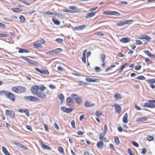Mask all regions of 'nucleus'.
<instances>
[{
	"mask_svg": "<svg viewBox=\"0 0 155 155\" xmlns=\"http://www.w3.org/2000/svg\"><path fill=\"white\" fill-rule=\"evenodd\" d=\"M8 91H5L4 90L2 91H0V94L1 95H3V94H5V95L7 94L8 93Z\"/></svg>",
	"mask_w": 155,
	"mask_h": 155,
	"instance_id": "de8ad7c7",
	"label": "nucleus"
},
{
	"mask_svg": "<svg viewBox=\"0 0 155 155\" xmlns=\"http://www.w3.org/2000/svg\"><path fill=\"white\" fill-rule=\"evenodd\" d=\"M36 95H37L38 97L42 99L45 98L46 96V95L45 93L41 91H39L38 93H37Z\"/></svg>",
	"mask_w": 155,
	"mask_h": 155,
	"instance_id": "1a4fd4ad",
	"label": "nucleus"
},
{
	"mask_svg": "<svg viewBox=\"0 0 155 155\" xmlns=\"http://www.w3.org/2000/svg\"><path fill=\"white\" fill-rule=\"evenodd\" d=\"M114 98L116 100H118L121 98V94L119 93H116L114 95Z\"/></svg>",
	"mask_w": 155,
	"mask_h": 155,
	"instance_id": "cd10ccee",
	"label": "nucleus"
},
{
	"mask_svg": "<svg viewBox=\"0 0 155 155\" xmlns=\"http://www.w3.org/2000/svg\"><path fill=\"white\" fill-rule=\"evenodd\" d=\"M132 144L135 147H139L138 144L135 141L132 142Z\"/></svg>",
	"mask_w": 155,
	"mask_h": 155,
	"instance_id": "680f3d73",
	"label": "nucleus"
},
{
	"mask_svg": "<svg viewBox=\"0 0 155 155\" xmlns=\"http://www.w3.org/2000/svg\"><path fill=\"white\" fill-rule=\"evenodd\" d=\"M110 147L112 148V149L114 150L115 151V149L112 143H110Z\"/></svg>",
	"mask_w": 155,
	"mask_h": 155,
	"instance_id": "69168bd1",
	"label": "nucleus"
},
{
	"mask_svg": "<svg viewBox=\"0 0 155 155\" xmlns=\"http://www.w3.org/2000/svg\"><path fill=\"white\" fill-rule=\"evenodd\" d=\"M130 40V38H123L120 39V41L124 43L129 42Z\"/></svg>",
	"mask_w": 155,
	"mask_h": 155,
	"instance_id": "2eb2a0df",
	"label": "nucleus"
},
{
	"mask_svg": "<svg viewBox=\"0 0 155 155\" xmlns=\"http://www.w3.org/2000/svg\"><path fill=\"white\" fill-rule=\"evenodd\" d=\"M104 14H106L110 15H115L118 16L120 14L116 11H110L107 10L103 12Z\"/></svg>",
	"mask_w": 155,
	"mask_h": 155,
	"instance_id": "0eeeda50",
	"label": "nucleus"
},
{
	"mask_svg": "<svg viewBox=\"0 0 155 155\" xmlns=\"http://www.w3.org/2000/svg\"><path fill=\"white\" fill-rule=\"evenodd\" d=\"M26 127L27 128V129H28V130H29L30 131H32L31 127V126H30L26 125Z\"/></svg>",
	"mask_w": 155,
	"mask_h": 155,
	"instance_id": "338daca9",
	"label": "nucleus"
},
{
	"mask_svg": "<svg viewBox=\"0 0 155 155\" xmlns=\"http://www.w3.org/2000/svg\"><path fill=\"white\" fill-rule=\"evenodd\" d=\"M84 106L87 107H90L94 105V104H91L90 102L86 101L84 103Z\"/></svg>",
	"mask_w": 155,
	"mask_h": 155,
	"instance_id": "b1692460",
	"label": "nucleus"
},
{
	"mask_svg": "<svg viewBox=\"0 0 155 155\" xmlns=\"http://www.w3.org/2000/svg\"><path fill=\"white\" fill-rule=\"evenodd\" d=\"M55 41L61 44L63 42V39L60 38H58L55 40Z\"/></svg>",
	"mask_w": 155,
	"mask_h": 155,
	"instance_id": "58836bf2",
	"label": "nucleus"
},
{
	"mask_svg": "<svg viewBox=\"0 0 155 155\" xmlns=\"http://www.w3.org/2000/svg\"><path fill=\"white\" fill-rule=\"evenodd\" d=\"M55 53L54 50H53L51 51H49L46 53V54H51V55H54L55 54Z\"/></svg>",
	"mask_w": 155,
	"mask_h": 155,
	"instance_id": "a19ab883",
	"label": "nucleus"
},
{
	"mask_svg": "<svg viewBox=\"0 0 155 155\" xmlns=\"http://www.w3.org/2000/svg\"><path fill=\"white\" fill-rule=\"evenodd\" d=\"M86 27V25H83L76 27L74 28L77 30H79L84 29Z\"/></svg>",
	"mask_w": 155,
	"mask_h": 155,
	"instance_id": "5701e85b",
	"label": "nucleus"
},
{
	"mask_svg": "<svg viewBox=\"0 0 155 155\" xmlns=\"http://www.w3.org/2000/svg\"><path fill=\"white\" fill-rule=\"evenodd\" d=\"M52 20L54 24L57 25H59L60 24V22L58 20L53 19Z\"/></svg>",
	"mask_w": 155,
	"mask_h": 155,
	"instance_id": "473e14b6",
	"label": "nucleus"
},
{
	"mask_svg": "<svg viewBox=\"0 0 155 155\" xmlns=\"http://www.w3.org/2000/svg\"><path fill=\"white\" fill-rule=\"evenodd\" d=\"M102 115V113L101 112L99 111H97L96 113V116L99 117Z\"/></svg>",
	"mask_w": 155,
	"mask_h": 155,
	"instance_id": "49530a36",
	"label": "nucleus"
},
{
	"mask_svg": "<svg viewBox=\"0 0 155 155\" xmlns=\"http://www.w3.org/2000/svg\"><path fill=\"white\" fill-rule=\"evenodd\" d=\"M97 146L99 148H104V142L103 141L98 142Z\"/></svg>",
	"mask_w": 155,
	"mask_h": 155,
	"instance_id": "412c9836",
	"label": "nucleus"
},
{
	"mask_svg": "<svg viewBox=\"0 0 155 155\" xmlns=\"http://www.w3.org/2000/svg\"><path fill=\"white\" fill-rule=\"evenodd\" d=\"M147 139L149 141H152L154 140V138L153 136H149L147 137Z\"/></svg>",
	"mask_w": 155,
	"mask_h": 155,
	"instance_id": "8fccbe9b",
	"label": "nucleus"
},
{
	"mask_svg": "<svg viewBox=\"0 0 155 155\" xmlns=\"http://www.w3.org/2000/svg\"><path fill=\"white\" fill-rule=\"evenodd\" d=\"M145 61L148 64L151 63L152 62V61L150 60L148 58H146Z\"/></svg>",
	"mask_w": 155,
	"mask_h": 155,
	"instance_id": "603ef678",
	"label": "nucleus"
},
{
	"mask_svg": "<svg viewBox=\"0 0 155 155\" xmlns=\"http://www.w3.org/2000/svg\"><path fill=\"white\" fill-rule=\"evenodd\" d=\"M39 86V89H40L41 91H43L46 89V87L45 86Z\"/></svg>",
	"mask_w": 155,
	"mask_h": 155,
	"instance_id": "5fc2aeb1",
	"label": "nucleus"
},
{
	"mask_svg": "<svg viewBox=\"0 0 155 155\" xmlns=\"http://www.w3.org/2000/svg\"><path fill=\"white\" fill-rule=\"evenodd\" d=\"M18 52L19 53H26L30 52V51H28L25 50L24 49L20 48H19Z\"/></svg>",
	"mask_w": 155,
	"mask_h": 155,
	"instance_id": "a878e982",
	"label": "nucleus"
},
{
	"mask_svg": "<svg viewBox=\"0 0 155 155\" xmlns=\"http://www.w3.org/2000/svg\"><path fill=\"white\" fill-rule=\"evenodd\" d=\"M82 60L83 62L84 63H85L86 62V56H83Z\"/></svg>",
	"mask_w": 155,
	"mask_h": 155,
	"instance_id": "e2e57ef3",
	"label": "nucleus"
},
{
	"mask_svg": "<svg viewBox=\"0 0 155 155\" xmlns=\"http://www.w3.org/2000/svg\"><path fill=\"white\" fill-rule=\"evenodd\" d=\"M40 73L43 74H46L48 75L49 74V72L47 69L42 70H41Z\"/></svg>",
	"mask_w": 155,
	"mask_h": 155,
	"instance_id": "c85d7f7f",
	"label": "nucleus"
},
{
	"mask_svg": "<svg viewBox=\"0 0 155 155\" xmlns=\"http://www.w3.org/2000/svg\"><path fill=\"white\" fill-rule=\"evenodd\" d=\"M147 118L146 117H140L136 120V121L138 122H141L146 121Z\"/></svg>",
	"mask_w": 155,
	"mask_h": 155,
	"instance_id": "a211bd4d",
	"label": "nucleus"
},
{
	"mask_svg": "<svg viewBox=\"0 0 155 155\" xmlns=\"http://www.w3.org/2000/svg\"><path fill=\"white\" fill-rule=\"evenodd\" d=\"M71 123L73 128H76V126L75 125L74 121V120L71 121Z\"/></svg>",
	"mask_w": 155,
	"mask_h": 155,
	"instance_id": "864d4df0",
	"label": "nucleus"
},
{
	"mask_svg": "<svg viewBox=\"0 0 155 155\" xmlns=\"http://www.w3.org/2000/svg\"><path fill=\"white\" fill-rule=\"evenodd\" d=\"M106 134H105L104 133L103 134H100L99 135V138L101 140H102V139H103L102 141L103 140L105 141L106 140V138L104 137V135H105Z\"/></svg>",
	"mask_w": 155,
	"mask_h": 155,
	"instance_id": "7c9ffc66",
	"label": "nucleus"
},
{
	"mask_svg": "<svg viewBox=\"0 0 155 155\" xmlns=\"http://www.w3.org/2000/svg\"><path fill=\"white\" fill-rule=\"evenodd\" d=\"M39 89V87L37 85H34L32 86L31 89V91L34 95H36L38 93V90Z\"/></svg>",
	"mask_w": 155,
	"mask_h": 155,
	"instance_id": "39448f33",
	"label": "nucleus"
},
{
	"mask_svg": "<svg viewBox=\"0 0 155 155\" xmlns=\"http://www.w3.org/2000/svg\"><path fill=\"white\" fill-rule=\"evenodd\" d=\"M128 152L130 155H135L134 153H132L130 149V148H128L127 149Z\"/></svg>",
	"mask_w": 155,
	"mask_h": 155,
	"instance_id": "052dcab7",
	"label": "nucleus"
},
{
	"mask_svg": "<svg viewBox=\"0 0 155 155\" xmlns=\"http://www.w3.org/2000/svg\"><path fill=\"white\" fill-rule=\"evenodd\" d=\"M2 148L3 152L5 155H11L5 147H2Z\"/></svg>",
	"mask_w": 155,
	"mask_h": 155,
	"instance_id": "bb28decb",
	"label": "nucleus"
},
{
	"mask_svg": "<svg viewBox=\"0 0 155 155\" xmlns=\"http://www.w3.org/2000/svg\"><path fill=\"white\" fill-rule=\"evenodd\" d=\"M21 58L26 61L32 64L35 65L37 63L35 61L28 59L25 56H22L21 57Z\"/></svg>",
	"mask_w": 155,
	"mask_h": 155,
	"instance_id": "9d476101",
	"label": "nucleus"
},
{
	"mask_svg": "<svg viewBox=\"0 0 155 155\" xmlns=\"http://www.w3.org/2000/svg\"><path fill=\"white\" fill-rule=\"evenodd\" d=\"M136 79L139 80H144L145 79V78L144 76L141 75L137 77Z\"/></svg>",
	"mask_w": 155,
	"mask_h": 155,
	"instance_id": "79ce46f5",
	"label": "nucleus"
},
{
	"mask_svg": "<svg viewBox=\"0 0 155 155\" xmlns=\"http://www.w3.org/2000/svg\"><path fill=\"white\" fill-rule=\"evenodd\" d=\"M128 117V114L127 113H126L124 115V117L123 118V121L125 123H127L128 122V121L127 120Z\"/></svg>",
	"mask_w": 155,
	"mask_h": 155,
	"instance_id": "4be33fe9",
	"label": "nucleus"
},
{
	"mask_svg": "<svg viewBox=\"0 0 155 155\" xmlns=\"http://www.w3.org/2000/svg\"><path fill=\"white\" fill-rule=\"evenodd\" d=\"M114 141L117 145H118L119 144V140L117 137H115L114 138Z\"/></svg>",
	"mask_w": 155,
	"mask_h": 155,
	"instance_id": "e433bc0d",
	"label": "nucleus"
},
{
	"mask_svg": "<svg viewBox=\"0 0 155 155\" xmlns=\"http://www.w3.org/2000/svg\"><path fill=\"white\" fill-rule=\"evenodd\" d=\"M71 96L75 101L77 104H80L82 102L81 98L77 94H71Z\"/></svg>",
	"mask_w": 155,
	"mask_h": 155,
	"instance_id": "f03ea898",
	"label": "nucleus"
},
{
	"mask_svg": "<svg viewBox=\"0 0 155 155\" xmlns=\"http://www.w3.org/2000/svg\"><path fill=\"white\" fill-rule=\"evenodd\" d=\"M136 41L137 44L138 45H141L142 43V42L140 40H136Z\"/></svg>",
	"mask_w": 155,
	"mask_h": 155,
	"instance_id": "774afa93",
	"label": "nucleus"
},
{
	"mask_svg": "<svg viewBox=\"0 0 155 155\" xmlns=\"http://www.w3.org/2000/svg\"><path fill=\"white\" fill-rule=\"evenodd\" d=\"M58 150L59 151V152L61 154H64V150L62 147H58Z\"/></svg>",
	"mask_w": 155,
	"mask_h": 155,
	"instance_id": "f704fd0d",
	"label": "nucleus"
},
{
	"mask_svg": "<svg viewBox=\"0 0 155 155\" xmlns=\"http://www.w3.org/2000/svg\"><path fill=\"white\" fill-rule=\"evenodd\" d=\"M58 96L61 102L62 103L64 101V96L62 94H60L58 95Z\"/></svg>",
	"mask_w": 155,
	"mask_h": 155,
	"instance_id": "393cba45",
	"label": "nucleus"
},
{
	"mask_svg": "<svg viewBox=\"0 0 155 155\" xmlns=\"http://www.w3.org/2000/svg\"><path fill=\"white\" fill-rule=\"evenodd\" d=\"M114 106L115 107V110L116 113H120L121 111L120 107L117 104H115L114 105Z\"/></svg>",
	"mask_w": 155,
	"mask_h": 155,
	"instance_id": "4468645a",
	"label": "nucleus"
},
{
	"mask_svg": "<svg viewBox=\"0 0 155 155\" xmlns=\"http://www.w3.org/2000/svg\"><path fill=\"white\" fill-rule=\"evenodd\" d=\"M15 144L17 146L21 148L22 149H24L25 150H27L28 148L26 147L24 145H22L18 142H15Z\"/></svg>",
	"mask_w": 155,
	"mask_h": 155,
	"instance_id": "aec40b11",
	"label": "nucleus"
},
{
	"mask_svg": "<svg viewBox=\"0 0 155 155\" xmlns=\"http://www.w3.org/2000/svg\"><path fill=\"white\" fill-rule=\"evenodd\" d=\"M96 15V12H90L86 15V18H89L93 17Z\"/></svg>",
	"mask_w": 155,
	"mask_h": 155,
	"instance_id": "6ab92c4d",
	"label": "nucleus"
},
{
	"mask_svg": "<svg viewBox=\"0 0 155 155\" xmlns=\"http://www.w3.org/2000/svg\"><path fill=\"white\" fill-rule=\"evenodd\" d=\"M86 81L88 82H98L99 80L97 79H93L92 78L87 77L86 79Z\"/></svg>",
	"mask_w": 155,
	"mask_h": 155,
	"instance_id": "dca6fc26",
	"label": "nucleus"
},
{
	"mask_svg": "<svg viewBox=\"0 0 155 155\" xmlns=\"http://www.w3.org/2000/svg\"><path fill=\"white\" fill-rule=\"evenodd\" d=\"M24 111L25 112H24V113H25V114L28 117H29L30 114L28 110L25 109L24 110Z\"/></svg>",
	"mask_w": 155,
	"mask_h": 155,
	"instance_id": "a18cd8bd",
	"label": "nucleus"
},
{
	"mask_svg": "<svg viewBox=\"0 0 155 155\" xmlns=\"http://www.w3.org/2000/svg\"><path fill=\"white\" fill-rule=\"evenodd\" d=\"M132 21H133L132 20H126L122 21L116 23V25L118 26H121L126 24H130L131 23V22Z\"/></svg>",
	"mask_w": 155,
	"mask_h": 155,
	"instance_id": "6e6552de",
	"label": "nucleus"
},
{
	"mask_svg": "<svg viewBox=\"0 0 155 155\" xmlns=\"http://www.w3.org/2000/svg\"><path fill=\"white\" fill-rule=\"evenodd\" d=\"M5 97L8 98L10 99L12 101H15V95L12 93L9 92L5 94Z\"/></svg>",
	"mask_w": 155,
	"mask_h": 155,
	"instance_id": "423d86ee",
	"label": "nucleus"
},
{
	"mask_svg": "<svg viewBox=\"0 0 155 155\" xmlns=\"http://www.w3.org/2000/svg\"><path fill=\"white\" fill-rule=\"evenodd\" d=\"M24 99L25 100L33 102L39 101L40 100V99L38 97L30 96H25L24 97Z\"/></svg>",
	"mask_w": 155,
	"mask_h": 155,
	"instance_id": "20e7f679",
	"label": "nucleus"
},
{
	"mask_svg": "<svg viewBox=\"0 0 155 155\" xmlns=\"http://www.w3.org/2000/svg\"><path fill=\"white\" fill-rule=\"evenodd\" d=\"M141 68V65H139V66H137L135 68V69L136 70L138 71L140 70Z\"/></svg>",
	"mask_w": 155,
	"mask_h": 155,
	"instance_id": "0e129e2a",
	"label": "nucleus"
},
{
	"mask_svg": "<svg viewBox=\"0 0 155 155\" xmlns=\"http://www.w3.org/2000/svg\"><path fill=\"white\" fill-rule=\"evenodd\" d=\"M55 54H58L61 52L62 51V49L60 48H58L54 50Z\"/></svg>",
	"mask_w": 155,
	"mask_h": 155,
	"instance_id": "c9c22d12",
	"label": "nucleus"
},
{
	"mask_svg": "<svg viewBox=\"0 0 155 155\" xmlns=\"http://www.w3.org/2000/svg\"><path fill=\"white\" fill-rule=\"evenodd\" d=\"M20 21L22 23H24L25 20V18L23 15H21L19 17Z\"/></svg>",
	"mask_w": 155,
	"mask_h": 155,
	"instance_id": "72a5a7b5",
	"label": "nucleus"
},
{
	"mask_svg": "<svg viewBox=\"0 0 155 155\" xmlns=\"http://www.w3.org/2000/svg\"><path fill=\"white\" fill-rule=\"evenodd\" d=\"M149 102L145 104L144 107L147 108H155V100H149Z\"/></svg>",
	"mask_w": 155,
	"mask_h": 155,
	"instance_id": "7ed1b4c3",
	"label": "nucleus"
},
{
	"mask_svg": "<svg viewBox=\"0 0 155 155\" xmlns=\"http://www.w3.org/2000/svg\"><path fill=\"white\" fill-rule=\"evenodd\" d=\"M61 110L69 114L71 113L73 110L71 108H67L65 107H62L61 108Z\"/></svg>",
	"mask_w": 155,
	"mask_h": 155,
	"instance_id": "9b49d317",
	"label": "nucleus"
},
{
	"mask_svg": "<svg viewBox=\"0 0 155 155\" xmlns=\"http://www.w3.org/2000/svg\"><path fill=\"white\" fill-rule=\"evenodd\" d=\"M107 124H105L104 127V132L105 134H106L107 132Z\"/></svg>",
	"mask_w": 155,
	"mask_h": 155,
	"instance_id": "bf43d9fd",
	"label": "nucleus"
},
{
	"mask_svg": "<svg viewBox=\"0 0 155 155\" xmlns=\"http://www.w3.org/2000/svg\"><path fill=\"white\" fill-rule=\"evenodd\" d=\"M143 52L147 55H148L149 57H150L151 56V53L148 51L145 50L143 51Z\"/></svg>",
	"mask_w": 155,
	"mask_h": 155,
	"instance_id": "4c0bfd02",
	"label": "nucleus"
},
{
	"mask_svg": "<svg viewBox=\"0 0 155 155\" xmlns=\"http://www.w3.org/2000/svg\"><path fill=\"white\" fill-rule=\"evenodd\" d=\"M149 82L150 84L155 83V78L150 79Z\"/></svg>",
	"mask_w": 155,
	"mask_h": 155,
	"instance_id": "13d9d810",
	"label": "nucleus"
},
{
	"mask_svg": "<svg viewBox=\"0 0 155 155\" xmlns=\"http://www.w3.org/2000/svg\"><path fill=\"white\" fill-rule=\"evenodd\" d=\"M5 113L6 114L9 115L11 118L12 119L14 118L15 116V114L14 113L12 112V111H10L8 110H6L5 111Z\"/></svg>",
	"mask_w": 155,
	"mask_h": 155,
	"instance_id": "ddd939ff",
	"label": "nucleus"
},
{
	"mask_svg": "<svg viewBox=\"0 0 155 155\" xmlns=\"http://www.w3.org/2000/svg\"><path fill=\"white\" fill-rule=\"evenodd\" d=\"M8 36L7 34L5 33H0V37H8Z\"/></svg>",
	"mask_w": 155,
	"mask_h": 155,
	"instance_id": "09e8293b",
	"label": "nucleus"
},
{
	"mask_svg": "<svg viewBox=\"0 0 155 155\" xmlns=\"http://www.w3.org/2000/svg\"><path fill=\"white\" fill-rule=\"evenodd\" d=\"M41 143V145L42 148L44 149H46L47 150H51V148L48 146L42 143Z\"/></svg>",
	"mask_w": 155,
	"mask_h": 155,
	"instance_id": "f3484780",
	"label": "nucleus"
},
{
	"mask_svg": "<svg viewBox=\"0 0 155 155\" xmlns=\"http://www.w3.org/2000/svg\"><path fill=\"white\" fill-rule=\"evenodd\" d=\"M143 39H145L147 41H149L151 39V38L147 35H144Z\"/></svg>",
	"mask_w": 155,
	"mask_h": 155,
	"instance_id": "2f4dec72",
	"label": "nucleus"
},
{
	"mask_svg": "<svg viewBox=\"0 0 155 155\" xmlns=\"http://www.w3.org/2000/svg\"><path fill=\"white\" fill-rule=\"evenodd\" d=\"M88 84L86 82H84L82 81H80L79 82V84L83 86L84 85L86 84Z\"/></svg>",
	"mask_w": 155,
	"mask_h": 155,
	"instance_id": "6e6d98bb",
	"label": "nucleus"
},
{
	"mask_svg": "<svg viewBox=\"0 0 155 155\" xmlns=\"http://www.w3.org/2000/svg\"><path fill=\"white\" fill-rule=\"evenodd\" d=\"M65 12L67 13H78L79 12L80 10H64Z\"/></svg>",
	"mask_w": 155,
	"mask_h": 155,
	"instance_id": "c756f323",
	"label": "nucleus"
},
{
	"mask_svg": "<svg viewBox=\"0 0 155 155\" xmlns=\"http://www.w3.org/2000/svg\"><path fill=\"white\" fill-rule=\"evenodd\" d=\"M53 12H44L42 13V14L44 15H53Z\"/></svg>",
	"mask_w": 155,
	"mask_h": 155,
	"instance_id": "ea45409f",
	"label": "nucleus"
},
{
	"mask_svg": "<svg viewBox=\"0 0 155 155\" xmlns=\"http://www.w3.org/2000/svg\"><path fill=\"white\" fill-rule=\"evenodd\" d=\"M73 99L71 97H68L67 98L66 101L68 105L70 106L74 103Z\"/></svg>",
	"mask_w": 155,
	"mask_h": 155,
	"instance_id": "f8f14e48",
	"label": "nucleus"
},
{
	"mask_svg": "<svg viewBox=\"0 0 155 155\" xmlns=\"http://www.w3.org/2000/svg\"><path fill=\"white\" fill-rule=\"evenodd\" d=\"M21 2L24 3L25 5H30V4L28 3L26 1H25V0H19Z\"/></svg>",
	"mask_w": 155,
	"mask_h": 155,
	"instance_id": "c03bdc74",
	"label": "nucleus"
},
{
	"mask_svg": "<svg viewBox=\"0 0 155 155\" xmlns=\"http://www.w3.org/2000/svg\"><path fill=\"white\" fill-rule=\"evenodd\" d=\"M12 90L14 92L19 94L23 93L26 90L25 87L22 86L13 87H12Z\"/></svg>",
	"mask_w": 155,
	"mask_h": 155,
	"instance_id": "f257e3e1",
	"label": "nucleus"
},
{
	"mask_svg": "<svg viewBox=\"0 0 155 155\" xmlns=\"http://www.w3.org/2000/svg\"><path fill=\"white\" fill-rule=\"evenodd\" d=\"M101 57L102 60V61H104V60L105 59V55L104 54H101Z\"/></svg>",
	"mask_w": 155,
	"mask_h": 155,
	"instance_id": "3c124183",
	"label": "nucleus"
},
{
	"mask_svg": "<svg viewBox=\"0 0 155 155\" xmlns=\"http://www.w3.org/2000/svg\"><path fill=\"white\" fill-rule=\"evenodd\" d=\"M34 46L35 48H41V45L40 44H34Z\"/></svg>",
	"mask_w": 155,
	"mask_h": 155,
	"instance_id": "37998d69",
	"label": "nucleus"
},
{
	"mask_svg": "<svg viewBox=\"0 0 155 155\" xmlns=\"http://www.w3.org/2000/svg\"><path fill=\"white\" fill-rule=\"evenodd\" d=\"M35 12V10H33L32 12H23V14H25L30 15L32 13H34V12Z\"/></svg>",
	"mask_w": 155,
	"mask_h": 155,
	"instance_id": "4d7b16f0",
	"label": "nucleus"
}]
</instances>
